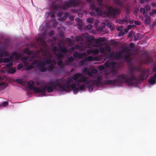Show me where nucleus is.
I'll list each match as a JSON object with an SVG mask.
<instances>
[{
	"instance_id": "nucleus-11",
	"label": "nucleus",
	"mask_w": 156,
	"mask_h": 156,
	"mask_svg": "<svg viewBox=\"0 0 156 156\" xmlns=\"http://www.w3.org/2000/svg\"><path fill=\"white\" fill-rule=\"evenodd\" d=\"M59 51L63 53L66 54L68 52H71L74 50V47H71L69 50L64 46H59Z\"/></svg>"
},
{
	"instance_id": "nucleus-16",
	"label": "nucleus",
	"mask_w": 156,
	"mask_h": 156,
	"mask_svg": "<svg viewBox=\"0 0 156 156\" xmlns=\"http://www.w3.org/2000/svg\"><path fill=\"white\" fill-rule=\"evenodd\" d=\"M108 13L113 16H115L116 15L119 14L118 11L115 9H109Z\"/></svg>"
},
{
	"instance_id": "nucleus-25",
	"label": "nucleus",
	"mask_w": 156,
	"mask_h": 156,
	"mask_svg": "<svg viewBox=\"0 0 156 156\" xmlns=\"http://www.w3.org/2000/svg\"><path fill=\"white\" fill-rule=\"evenodd\" d=\"M7 86V83H5L4 82H2L0 83V89L1 90H2L5 89Z\"/></svg>"
},
{
	"instance_id": "nucleus-59",
	"label": "nucleus",
	"mask_w": 156,
	"mask_h": 156,
	"mask_svg": "<svg viewBox=\"0 0 156 156\" xmlns=\"http://www.w3.org/2000/svg\"><path fill=\"white\" fill-rule=\"evenodd\" d=\"M64 13L62 12H59L57 14L58 16L60 18L62 17V16L63 15V14H64Z\"/></svg>"
},
{
	"instance_id": "nucleus-1",
	"label": "nucleus",
	"mask_w": 156,
	"mask_h": 156,
	"mask_svg": "<svg viewBox=\"0 0 156 156\" xmlns=\"http://www.w3.org/2000/svg\"><path fill=\"white\" fill-rule=\"evenodd\" d=\"M139 70L138 67H132L128 73L126 74L122 73L118 76V79L121 81L126 83L128 86H133L135 84L133 80L143 81L148 76L149 71L147 69H144L142 70L140 74L136 77L135 72Z\"/></svg>"
},
{
	"instance_id": "nucleus-10",
	"label": "nucleus",
	"mask_w": 156,
	"mask_h": 156,
	"mask_svg": "<svg viewBox=\"0 0 156 156\" xmlns=\"http://www.w3.org/2000/svg\"><path fill=\"white\" fill-rule=\"evenodd\" d=\"M127 50V51H129L126 48H125L121 51L116 52L114 53V59H119L122 58V54L124 52V51Z\"/></svg>"
},
{
	"instance_id": "nucleus-7",
	"label": "nucleus",
	"mask_w": 156,
	"mask_h": 156,
	"mask_svg": "<svg viewBox=\"0 0 156 156\" xmlns=\"http://www.w3.org/2000/svg\"><path fill=\"white\" fill-rule=\"evenodd\" d=\"M90 9L92 11V12H90L92 16H94L96 15L94 11H95L97 14H100L102 12L101 9L100 8L98 7L96 8L95 5L93 3H91L90 4Z\"/></svg>"
},
{
	"instance_id": "nucleus-31",
	"label": "nucleus",
	"mask_w": 156,
	"mask_h": 156,
	"mask_svg": "<svg viewBox=\"0 0 156 156\" xmlns=\"http://www.w3.org/2000/svg\"><path fill=\"white\" fill-rule=\"evenodd\" d=\"M54 67V65L52 64H51L50 65L48 68H47V71L48 70L50 71H52Z\"/></svg>"
},
{
	"instance_id": "nucleus-41",
	"label": "nucleus",
	"mask_w": 156,
	"mask_h": 156,
	"mask_svg": "<svg viewBox=\"0 0 156 156\" xmlns=\"http://www.w3.org/2000/svg\"><path fill=\"white\" fill-rule=\"evenodd\" d=\"M87 61H91L94 60V58L91 56H90L87 57Z\"/></svg>"
},
{
	"instance_id": "nucleus-54",
	"label": "nucleus",
	"mask_w": 156,
	"mask_h": 156,
	"mask_svg": "<svg viewBox=\"0 0 156 156\" xmlns=\"http://www.w3.org/2000/svg\"><path fill=\"white\" fill-rule=\"evenodd\" d=\"M129 15H127L126 16V18L125 19V21L126 23H129Z\"/></svg>"
},
{
	"instance_id": "nucleus-8",
	"label": "nucleus",
	"mask_w": 156,
	"mask_h": 156,
	"mask_svg": "<svg viewBox=\"0 0 156 156\" xmlns=\"http://www.w3.org/2000/svg\"><path fill=\"white\" fill-rule=\"evenodd\" d=\"M122 83H123V82L121 81L120 80L118 79V76H117V79L114 80H105L104 81V84L106 85H108L110 84L112 85H116Z\"/></svg>"
},
{
	"instance_id": "nucleus-3",
	"label": "nucleus",
	"mask_w": 156,
	"mask_h": 156,
	"mask_svg": "<svg viewBox=\"0 0 156 156\" xmlns=\"http://www.w3.org/2000/svg\"><path fill=\"white\" fill-rule=\"evenodd\" d=\"M38 55L35 54L32 56L30 59V61L32 62V64H36V67L39 68L40 71L42 72H45L47 71V68L45 67V62L37 60Z\"/></svg>"
},
{
	"instance_id": "nucleus-53",
	"label": "nucleus",
	"mask_w": 156,
	"mask_h": 156,
	"mask_svg": "<svg viewBox=\"0 0 156 156\" xmlns=\"http://www.w3.org/2000/svg\"><path fill=\"white\" fill-rule=\"evenodd\" d=\"M13 62H9L6 65V66L7 68H9L13 65Z\"/></svg>"
},
{
	"instance_id": "nucleus-40",
	"label": "nucleus",
	"mask_w": 156,
	"mask_h": 156,
	"mask_svg": "<svg viewBox=\"0 0 156 156\" xmlns=\"http://www.w3.org/2000/svg\"><path fill=\"white\" fill-rule=\"evenodd\" d=\"M16 81L20 84H23V81L22 79H17L16 80Z\"/></svg>"
},
{
	"instance_id": "nucleus-37",
	"label": "nucleus",
	"mask_w": 156,
	"mask_h": 156,
	"mask_svg": "<svg viewBox=\"0 0 156 156\" xmlns=\"http://www.w3.org/2000/svg\"><path fill=\"white\" fill-rule=\"evenodd\" d=\"M52 60L51 59L47 58L46 60H45V62L48 64H50Z\"/></svg>"
},
{
	"instance_id": "nucleus-48",
	"label": "nucleus",
	"mask_w": 156,
	"mask_h": 156,
	"mask_svg": "<svg viewBox=\"0 0 156 156\" xmlns=\"http://www.w3.org/2000/svg\"><path fill=\"white\" fill-rule=\"evenodd\" d=\"M21 60L23 62H26L28 60V58L27 57H23L21 58Z\"/></svg>"
},
{
	"instance_id": "nucleus-9",
	"label": "nucleus",
	"mask_w": 156,
	"mask_h": 156,
	"mask_svg": "<svg viewBox=\"0 0 156 156\" xmlns=\"http://www.w3.org/2000/svg\"><path fill=\"white\" fill-rule=\"evenodd\" d=\"M34 82L32 80L29 81L28 83V87L30 90H33L35 93H40V88L34 86Z\"/></svg>"
},
{
	"instance_id": "nucleus-51",
	"label": "nucleus",
	"mask_w": 156,
	"mask_h": 156,
	"mask_svg": "<svg viewBox=\"0 0 156 156\" xmlns=\"http://www.w3.org/2000/svg\"><path fill=\"white\" fill-rule=\"evenodd\" d=\"M93 73H92V72L91 71V70H90V71L89 70L88 72L87 73V74L88 75L90 76H93Z\"/></svg>"
},
{
	"instance_id": "nucleus-58",
	"label": "nucleus",
	"mask_w": 156,
	"mask_h": 156,
	"mask_svg": "<svg viewBox=\"0 0 156 156\" xmlns=\"http://www.w3.org/2000/svg\"><path fill=\"white\" fill-rule=\"evenodd\" d=\"M89 70V69H88L87 68H85L84 69L83 71V73H86L87 74Z\"/></svg>"
},
{
	"instance_id": "nucleus-22",
	"label": "nucleus",
	"mask_w": 156,
	"mask_h": 156,
	"mask_svg": "<svg viewBox=\"0 0 156 156\" xmlns=\"http://www.w3.org/2000/svg\"><path fill=\"white\" fill-rule=\"evenodd\" d=\"M133 37H134L133 40L134 41L140 40L141 38V35L139 33L134 34Z\"/></svg>"
},
{
	"instance_id": "nucleus-49",
	"label": "nucleus",
	"mask_w": 156,
	"mask_h": 156,
	"mask_svg": "<svg viewBox=\"0 0 156 156\" xmlns=\"http://www.w3.org/2000/svg\"><path fill=\"white\" fill-rule=\"evenodd\" d=\"M140 12L141 14H144L145 12V9L144 8L141 7L140 8Z\"/></svg>"
},
{
	"instance_id": "nucleus-14",
	"label": "nucleus",
	"mask_w": 156,
	"mask_h": 156,
	"mask_svg": "<svg viewBox=\"0 0 156 156\" xmlns=\"http://www.w3.org/2000/svg\"><path fill=\"white\" fill-rule=\"evenodd\" d=\"M69 2V1L65 2L64 5L60 6V8L63 10H66L68 8L72 7Z\"/></svg>"
},
{
	"instance_id": "nucleus-29",
	"label": "nucleus",
	"mask_w": 156,
	"mask_h": 156,
	"mask_svg": "<svg viewBox=\"0 0 156 156\" xmlns=\"http://www.w3.org/2000/svg\"><path fill=\"white\" fill-rule=\"evenodd\" d=\"M59 61L58 62L57 64L58 66H60V68H62L64 67L63 65V62L62 60H58Z\"/></svg>"
},
{
	"instance_id": "nucleus-57",
	"label": "nucleus",
	"mask_w": 156,
	"mask_h": 156,
	"mask_svg": "<svg viewBox=\"0 0 156 156\" xmlns=\"http://www.w3.org/2000/svg\"><path fill=\"white\" fill-rule=\"evenodd\" d=\"M8 103L7 101H5L2 103V106L3 107H5L8 105Z\"/></svg>"
},
{
	"instance_id": "nucleus-45",
	"label": "nucleus",
	"mask_w": 156,
	"mask_h": 156,
	"mask_svg": "<svg viewBox=\"0 0 156 156\" xmlns=\"http://www.w3.org/2000/svg\"><path fill=\"white\" fill-rule=\"evenodd\" d=\"M23 67V65L22 64H19L18 65L17 67V69L20 70L22 69Z\"/></svg>"
},
{
	"instance_id": "nucleus-20",
	"label": "nucleus",
	"mask_w": 156,
	"mask_h": 156,
	"mask_svg": "<svg viewBox=\"0 0 156 156\" xmlns=\"http://www.w3.org/2000/svg\"><path fill=\"white\" fill-rule=\"evenodd\" d=\"M65 54L61 52L56 54V56L57 59L58 60H62L64 58Z\"/></svg>"
},
{
	"instance_id": "nucleus-2",
	"label": "nucleus",
	"mask_w": 156,
	"mask_h": 156,
	"mask_svg": "<svg viewBox=\"0 0 156 156\" xmlns=\"http://www.w3.org/2000/svg\"><path fill=\"white\" fill-rule=\"evenodd\" d=\"M61 78L56 79L49 82L43 87L40 88V93L45 94L46 90L48 92H52L53 89L59 91L66 90V89Z\"/></svg>"
},
{
	"instance_id": "nucleus-15",
	"label": "nucleus",
	"mask_w": 156,
	"mask_h": 156,
	"mask_svg": "<svg viewBox=\"0 0 156 156\" xmlns=\"http://www.w3.org/2000/svg\"><path fill=\"white\" fill-rule=\"evenodd\" d=\"M9 55V53L8 51L4 50L3 47L1 46L0 49V57H3V56L6 57L8 56Z\"/></svg>"
},
{
	"instance_id": "nucleus-19",
	"label": "nucleus",
	"mask_w": 156,
	"mask_h": 156,
	"mask_svg": "<svg viewBox=\"0 0 156 156\" xmlns=\"http://www.w3.org/2000/svg\"><path fill=\"white\" fill-rule=\"evenodd\" d=\"M58 0L55 1L54 2L52 3L51 5V8L53 11H56L58 9L59 6L57 5L55 3Z\"/></svg>"
},
{
	"instance_id": "nucleus-27",
	"label": "nucleus",
	"mask_w": 156,
	"mask_h": 156,
	"mask_svg": "<svg viewBox=\"0 0 156 156\" xmlns=\"http://www.w3.org/2000/svg\"><path fill=\"white\" fill-rule=\"evenodd\" d=\"M148 81L150 84L154 85L155 83V80L152 76L150 77V79L148 80Z\"/></svg>"
},
{
	"instance_id": "nucleus-18",
	"label": "nucleus",
	"mask_w": 156,
	"mask_h": 156,
	"mask_svg": "<svg viewBox=\"0 0 156 156\" xmlns=\"http://www.w3.org/2000/svg\"><path fill=\"white\" fill-rule=\"evenodd\" d=\"M99 52V51L98 49H90L87 51V53L88 55L92 53L98 54Z\"/></svg>"
},
{
	"instance_id": "nucleus-55",
	"label": "nucleus",
	"mask_w": 156,
	"mask_h": 156,
	"mask_svg": "<svg viewBox=\"0 0 156 156\" xmlns=\"http://www.w3.org/2000/svg\"><path fill=\"white\" fill-rule=\"evenodd\" d=\"M122 27L119 26V27H117L116 28V30L118 31H121L122 30Z\"/></svg>"
},
{
	"instance_id": "nucleus-6",
	"label": "nucleus",
	"mask_w": 156,
	"mask_h": 156,
	"mask_svg": "<svg viewBox=\"0 0 156 156\" xmlns=\"http://www.w3.org/2000/svg\"><path fill=\"white\" fill-rule=\"evenodd\" d=\"M106 38L105 37H99L96 39L93 36H89L87 39V41L93 45V43L95 42L97 45H101L100 42L105 41Z\"/></svg>"
},
{
	"instance_id": "nucleus-12",
	"label": "nucleus",
	"mask_w": 156,
	"mask_h": 156,
	"mask_svg": "<svg viewBox=\"0 0 156 156\" xmlns=\"http://www.w3.org/2000/svg\"><path fill=\"white\" fill-rule=\"evenodd\" d=\"M69 88L68 89H66V90H62V91H66L68 92L70 91L71 88L73 90V92L75 94H76L79 91V88L78 87H76V85L75 83H73L70 85L69 84Z\"/></svg>"
},
{
	"instance_id": "nucleus-38",
	"label": "nucleus",
	"mask_w": 156,
	"mask_h": 156,
	"mask_svg": "<svg viewBox=\"0 0 156 156\" xmlns=\"http://www.w3.org/2000/svg\"><path fill=\"white\" fill-rule=\"evenodd\" d=\"M87 23H93L94 20L93 18H87Z\"/></svg>"
},
{
	"instance_id": "nucleus-26",
	"label": "nucleus",
	"mask_w": 156,
	"mask_h": 156,
	"mask_svg": "<svg viewBox=\"0 0 156 156\" xmlns=\"http://www.w3.org/2000/svg\"><path fill=\"white\" fill-rule=\"evenodd\" d=\"M107 55V58L114 60V52L108 53Z\"/></svg>"
},
{
	"instance_id": "nucleus-36",
	"label": "nucleus",
	"mask_w": 156,
	"mask_h": 156,
	"mask_svg": "<svg viewBox=\"0 0 156 156\" xmlns=\"http://www.w3.org/2000/svg\"><path fill=\"white\" fill-rule=\"evenodd\" d=\"M105 66L107 68L110 67V61H107L104 64Z\"/></svg>"
},
{
	"instance_id": "nucleus-43",
	"label": "nucleus",
	"mask_w": 156,
	"mask_h": 156,
	"mask_svg": "<svg viewBox=\"0 0 156 156\" xmlns=\"http://www.w3.org/2000/svg\"><path fill=\"white\" fill-rule=\"evenodd\" d=\"M125 34L124 33L123 31L122 30L120 31L118 34V36L119 37H122L124 36Z\"/></svg>"
},
{
	"instance_id": "nucleus-63",
	"label": "nucleus",
	"mask_w": 156,
	"mask_h": 156,
	"mask_svg": "<svg viewBox=\"0 0 156 156\" xmlns=\"http://www.w3.org/2000/svg\"><path fill=\"white\" fill-rule=\"evenodd\" d=\"M92 26L91 24L88 25L87 27L86 28L88 29H92Z\"/></svg>"
},
{
	"instance_id": "nucleus-56",
	"label": "nucleus",
	"mask_w": 156,
	"mask_h": 156,
	"mask_svg": "<svg viewBox=\"0 0 156 156\" xmlns=\"http://www.w3.org/2000/svg\"><path fill=\"white\" fill-rule=\"evenodd\" d=\"M3 61L4 62L6 63L9 62V58H3Z\"/></svg>"
},
{
	"instance_id": "nucleus-50",
	"label": "nucleus",
	"mask_w": 156,
	"mask_h": 156,
	"mask_svg": "<svg viewBox=\"0 0 156 156\" xmlns=\"http://www.w3.org/2000/svg\"><path fill=\"white\" fill-rule=\"evenodd\" d=\"M115 62L114 61H112L110 62V67L114 66L115 65Z\"/></svg>"
},
{
	"instance_id": "nucleus-44",
	"label": "nucleus",
	"mask_w": 156,
	"mask_h": 156,
	"mask_svg": "<svg viewBox=\"0 0 156 156\" xmlns=\"http://www.w3.org/2000/svg\"><path fill=\"white\" fill-rule=\"evenodd\" d=\"M64 16L61 18L62 20H66L67 18V15L66 14V13H64Z\"/></svg>"
},
{
	"instance_id": "nucleus-34",
	"label": "nucleus",
	"mask_w": 156,
	"mask_h": 156,
	"mask_svg": "<svg viewBox=\"0 0 156 156\" xmlns=\"http://www.w3.org/2000/svg\"><path fill=\"white\" fill-rule=\"evenodd\" d=\"M87 61V57L83 58L80 62V64L82 65L84 64L85 62Z\"/></svg>"
},
{
	"instance_id": "nucleus-33",
	"label": "nucleus",
	"mask_w": 156,
	"mask_h": 156,
	"mask_svg": "<svg viewBox=\"0 0 156 156\" xmlns=\"http://www.w3.org/2000/svg\"><path fill=\"white\" fill-rule=\"evenodd\" d=\"M16 71V69L15 68H10L8 70V73L10 74H13Z\"/></svg>"
},
{
	"instance_id": "nucleus-30",
	"label": "nucleus",
	"mask_w": 156,
	"mask_h": 156,
	"mask_svg": "<svg viewBox=\"0 0 156 156\" xmlns=\"http://www.w3.org/2000/svg\"><path fill=\"white\" fill-rule=\"evenodd\" d=\"M144 23L146 24H150L151 23V20L150 17H147L144 20Z\"/></svg>"
},
{
	"instance_id": "nucleus-47",
	"label": "nucleus",
	"mask_w": 156,
	"mask_h": 156,
	"mask_svg": "<svg viewBox=\"0 0 156 156\" xmlns=\"http://www.w3.org/2000/svg\"><path fill=\"white\" fill-rule=\"evenodd\" d=\"M79 53L77 52H75L73 54V56L75 58H77L78 57H79Z\"/></svg>"
},
{
	"instance_id": "nucleus-32",
	"label": "nucleus",
	"mask_w": 156,
	"mask_h": 156,
	"mask_svg": "<svg viewBox=\"0 0 156 156\" xmlns=\"http://www.w3.org/2000/svg\"><path fill=\"white\" fill-rule=\"evenodd\" d=\"M87 54L85 52L79 53V58L80 59L82 58L83 57L86 56Z\"/></svg>"
},
{
	"instance_id": "nucleus-28",
	"label": "nucleus",
	"mask_w": 156,
	"mask_h": 156,
	"mask_svg": "<svg viewBox=\"0 0 156 156\" xmlns=\"http://www.w3.org/2000/svg\"><path fill=\"white\" fill-rule=\"evenodd\" d=\"M115 22L119 23V24H124L125 23H126L124 19H117L115 20Z\"/></svg>"
},
{
	"instance_id": "nucleus-5",
	"label": "nucleus",
	"mask_w": 156,
	"mask_h": 156,
	"mask_svg": "<svg viewBox=\"0 0 156 156\" xmlns=\"http://www.w3.org/2000/svg\"><path fill=\"white\" fill-rule=\"evenodd\" d=\"M102 85V78L101 76H98L96 80H91L86 83V87L88 88L89 90L92 91L94 86H99Z\"/></svg>"
},
{
	"instance_id": "nucleus-39",
	"label": "nucleus",
	"mask_w": 156,
	"mask_h": 156,
	"mask_svg": "<svg viewBox=\"0 0 156 156\" xmlns=\"http://www.w3.org/2000/svg\"><path fill=\"white\" fill-rule=\"evenodd\" d=\"M74 60V58L72 56L69 57L68 59V61L69 63L72 62Z\"/></svg>"
},
{
	"instance_id": "nucleus-23",
	"label": "nucleus",
	"mask_w": 156,
	"mask_h": 156,
	"mask_svg": "<svg viewBox=\"0 0 156 156\" xmlns=\"http://www.w3.org/2000/svg\"><path fill=\"white\" fill-rule=\"evenodd\" d=\"M23 52L24 53L26 54L27 55H30L33 52L29 50L28 49L26 48L23 50Z\"/></svg>"
},
{
	"instance_id": "nucleus-13",
	"label": "nucleus",
	"mask_w": 156,
	"mask_h": 156,
	"mask_svg": "<svg viewBox=\"0 0 156 156\" xmlns=\"http://www.w3.org/2000/svg\"><path fill=\"white\" fill-rule=\"evenodd\" d=\"M117 74L116 71L112 70L106 73L105 75V77L106 79H109L115 76Z\"/></svg>"
},
{
	"instance_id": "nucleus-46",
	"label": "nucleus",
	"mask_w": 156,
	"mask_h": 156,
	"mask_svg": "<svg viewBox=\"0 0 156 156\" xmlns=\"http://www.w3.org/2000/svg\"><path fill=\"white\" fill-rule=\"evenodd\" d=\"M77 26L78 27V28L80 29L82 28V22L77 23Z\"/></svg>"
},
{
	"instance_id": "nucleus-17",
	"label": "nucleus",
	"mask_w": 156,
	"mask_h": 156,
	"mask_svg": "<svg viewBox=\"0 0 156 156\" xmlns=\"http://www.w3.org/2000/svg\"><path fill=\"white\" fill-rule=\"evenodd\" d=\"M79 79L77 81L75 82V83L77 86H78L80 84V83H84L87 81V79L84 77H83Z\"/></svg>"
},
{
	"instance_id": "nucleus-42",
	"label": "nucleus",
	"mask_w": 156,
	"mask_h": 156,
	"mask_svg": "<svg viewBox=\"0 0 156 156\" xmlns=\"http://www.w3.org/2000/svg\"><path fill=\"white\" fill-rule=\"evenodd\" d=\"M58 45V47L59 46H61L60 44H59ZM53 50L55 52H56L57 51H59V52H60L59 51V48L58 49L56 46H55L53 48Z\"/></svg>"
},
{
	"instance_id": "nucleus-52",
	"label": "nucleus",
	"mask_w": 156,
	"mask_h": 156,
	"mask_svg": "<svg viewBox=\"0 0 156 156\" xmlns=\"http://www.w3.org/2000/svg\"><path fill=\"white\" fill-rule=\"evenodd\" d=\"M33 68V66L32 65H30L27 66L26 68L27 70H28L32 69Z\"/></svg>"
},
{
	"instance_id": "nucleus-62",
	"label": "nucleus",
	"mask_w": 156,
	"mask_h": 156,
	"mask_svg": "<svg viewBox=\"0 0 156 156\" xmlns=\"http://www.w3.org/2000/svg\"><path fill=\"white\" fill-rule=\"evenodd\" d=\"M145 9L147 11H149L151 9L150 7L148 5L145 6Z\"/></svg>"
},
{
	"instance_id": "nucleus-60",
	"label": "nucleus",
	"mask_w": 156,
	"mask_h": 156,
	"mask_svg": "<svg viewBox=\"0 0 156 156\" xmlns=\"http://www.w3.org/2000/svg\"><path fill=\"white\" fill-rule=\"evenodd\" d=\"M98 68L100 70H102L105 69V67L104 66L101 65L99 66Z\"/></svg>"
},
{
	"instance_id": "nucleus-24",
	"label": "nucleus",
	"mask_w": 156,
	"mask_h": 156,
	"mask_svg": "<svg viewBox=\"0 0 156 156\" xmlns=\"http://www.w3.org/2000/svg\"><path fill=\"white\" fill-rule=\"evenodd\" d=\"M11 55L12 57L15 56V58L17 59H19L21 56V54L19 53L16 54L15 53H12Z\"/></svg>"
},
{
	"instance_id": "nucleus-4",
	"label": "nucleus",
	"mask_w": 156,
	"mask_h": 156,
	"mask_svg": "<svg viewBox=\"0 0 156 156\" xmlns=\"http://www.w3.org/2000/svg\"><path fill=\"white\" fill-rule=\"evenodd\" d=\"M83 75L80 73H76L70 78H66L65 79H62L64 85L66 89H68L69 88V84L73 83V80L77 81L80 77H82Z\"/></svg>"
},
{
	"instance_id": "nucleus-35",
	"label": "nucleus",
	"mask_w": 156,
	"mask_h": 156,
	"mask_svg": "<svg viewBox=\"0 0 156 156\" xmlns=\"http://www.w3.org/2000/svg\"><path fill=\"white\" fill-rule=\"evenodd\" d=\"M79 88L80 90H83L85 88V87L86 86V84L85 85L84 83H83L80 85H79Z\"/></svg>"
},
{
	"instance_id": "nucleus-21",
	"label": "nucleus",
	"mask_w": 156,
	"mask_h": 156,
	"mask_svg": "<svg viewBox=\"0 0 156 156\" xmlns=\"http://www.w3.org/2000/svg\"><path fill=\"white\" fill-rule=\"evenodd\" d=\"M72 7H76L79 5V3L77 2L76 0H69Z\"/></svg>"
},
{
	"instance_id": "nucleus-64",
	"label": "nucleus",
	"mask_w": 156,
	"mask_h": 156,
	"mask_svg": "<svg viewBox=\"0 0 156 156\" xmlns=\"http://www.w3.org/2000/svg\"><path fill=\"white\" fill-rule=\"evenodd\" d=\"M91 70L93 74L96 73L98 72L97 70L95 69H92Z\"/></svg>"
},
{
	"instance_id": "nucleus-61",
	"label": "nucleus",
	"mask_w": 156,
	"mask_h": 156,
	"mask_svg": "<svg viewBox=\"0 0 156 156\" xmlns=\"http://www.w3.org/2000/svg\"><path fill=\"white\" fill-rule=\"evenodd\" d=\"M75 21L77 22H82V20L78 18H76L75 19Z\"/></svg>"
}]
</instances>
